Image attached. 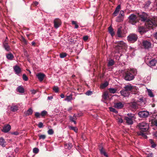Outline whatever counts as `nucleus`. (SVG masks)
Returning a JSON list of instances; mask_svg holds the SVG:
<instances>
[{
	"mask_svg": "<svg viewBox=\"0 0 157 157\" xmlns=\"http://www.w3.org/2000/svg\"><path fill=\"white\" fill-rule=\"evenodd\" d=\"M151 3V2L149 1H148L147 2H146L145 4H144V6L143 7L145 9H147L148 8Z\"/></svg>",
	"mask_w": 157,
	"mask_h": 157,
	"instance_id": "34",
	"label": "nucleus"
},
{
	"mask_svg": "<svg viewBox=\"0 0 157 157\" xmlns=\"http://www.w3.org/2000/svg\"><path fill=\"white\" fill-rule=\"evenodd\" d=\"M21 40L23 43L24 45H26L27 44V41L23 36H21Z\"/></svg>",
	"mask_w": 157,
	"mask_h": 157,
	"instance_id": "36",
	"label": "nucleus"
},
{
	"mask_svg": "<svg viewBox=\"0 0 157 157\" xmlns=\"http://www.w3.org/2000/svg\"><path fill=\"white\" fill-rule=\"evenodd\" d=\"M138 37L136 34H131L127 36V40L129 43H134L137 41Z\"/></svg>",
	"mask_w": 157,
	"mask_h": 157,
	"instance_id": "4",
	"label": "nucleus"
},
{
	"mask_svg": "<svg viewBox=\"0 0 157 157\" xmlns=\"http://www.w3.org/2000/svg\"><path fill=\"white\" fill-rule=\"evenodd\" d=\"M143 46L145 49H148L151 48V44L147 40H144L142 42Z\"/></svg>",
	"mask_w": 157,
	"mask_h": 157,
	"instance_id": "10",
	"label": "nucleus"
},
{
	"mask_svg": "<svg viewBox=\"0 0 157 157\" xmlns=\"http://www.w3.org/2000/svg\"><path fill=\"white\" fill-rule=\"evenodd\" d=\"M124 20V17L119 15L116 18V21L117 22L122 21Z\"/></svg>",
	"mask_w": 157,
	"mask_h": 157,
	"instance_id": "30",
	"label": "nucleus"
},
{
	"mask_svg": "<svg viewBox=\"0 0 157 157\" xmlns=\"http://www.w3.org/2000/svg\"><path fill=\"white\" fill-rule=\"evenodd\" d=\"M124 106L120 102L116 103L114 105L115 108L118 109H121Z\"/></svg>",
	"mask_w": 157,
	"mask_h": 157,
	"instance_id": "26",
	"label": "nucleus"
},
{
	"mask_svg": "<svg viewBox=\"0 0 157 157\" xmlns=\"http://www.w3.org/2000/svg\"><path fill=\"white\" fill-rule=\"evenodd\" d=\"M139 17L141 21L146 22L148 19V16L146 13L143 12L141 13Z\"/></svg>",
	"mask_w": 157,
	"mask_h": 157,
	"instance_id": "7",
	"label": "nucleus"
},
{
	"mask_svg": "<svg viewBox=\"0 0 157 157\" xmlns=\"http://www.w3.org/2000/svg\"><path fill=\"white\" fill-rule=\"evenodd\" d=\"M11 134L12 135H14L17 136L19 134V133L18 132L16 131L13 132H12L11 133Z\"/></svg>",
	"mask_w": 157,
	"mask_h": 157,
	"instance_id": "59",
	"label": "nucleus"
},
{
	"mask_svg": "<svg viewBox=\"0 0 157 157\" xmlns=\"http://www.w3.org/2000/svg\"><path fill=\"white\" fill-rule=\"evenodd\" d=\"M137 101L140 102H144V98L142 97L138 98Z\"/></svg>",
	"mask_w": 157,
	"mask_h": 157,
	"instance_id": "52",
	"label": "nucleus"
},
{
	"mask_svg": "<svg viewBox=\"0 0 157 157\" xmlns=\"http://www.w3.org/2000/svg\"><path fill=\"white\" fill-rule=\"evenodd\" d=\"M108 31L109 33L111 34L112 36H113L115 34V33L113 31V29L111 26H110L108 28Z\"/></svg>",
	"mask_w": 157,
	"mask_h": 157,
	"instance_id": "25",
	"label": "nucleus"
},
{
	"mask_svg": "<svg viewBox=\"0 0 157 157\" xmlns=\"http://www.w3.org/2000/svg\"><path fill=\"white\" fill-rule=\"evenodd\" d=\"M121 8V6L120 5H118L116 8V10H117L120 11V9Z\"/></svg>",
	"mask_w": 157,
	"mask_h": 157,
	"instance_id": "64",
	"label": "nucleus"
},
{
	"mask_svg": "<svg viewBox=\"0 0 157 157\" xmlns=\"http://www.w3.org/2000/svg\"><path fill=\"white\" fill-rule=\"evenodd\" d=\"M16 90L21 94L24 93L25 92L24 89L22 86H18L16 89Z\"/></svg>",
	"mask_w": 157,
	"mask_h": 157,
	"instance_id": "18",
	"label": "nucleus"
},
{
	"mask_svg": "<svg viewBox=\"0 0 157 157\" xmlns=\"http://www.w3.org/2000/svg\"><path fill=\"white\" fill-rule=\"evenodd\" d=\"M133 87L131 85H126L124 87V89L126 91L128 92L132 90Z\"/></svg>",
	"mask_w": 157,
	"mask_h": 157,
	"instance_id": "14",
	"label": "nucleus"
},
{
	"mask_svg": "<svg viewBox=\"0 0 157 157\" xmlns=\"http://www.w3.org/2000/svg\"><path fill=\"white\" fill-rule=\"evenodd\" d=\"M22 78L25 81H27L28 80V78L27 76L25 74H23L22 75Z\"/></svg>",
	"mask_w": 157,
	"mask_h": 157,
	"instance_id": "49",
	"label": "nucleus"
},
{
	"mask_svg": "<svg viewBox=\"0 0 157 157\" xmlns=\"http://www.w3.org/2000/svg\"><path fill=\"white\" fill-rule=\"evenodd\" d=\"M11 127L9 124L4 125L1 129L2 132L4 133H7L11 129Z\"/></svg>",
	"mask_w": 157,
	"mask_h": 157,
	"instance_id": "9",
	"label": "nucleus"
},
{
	"mask_svg": "<svg viewBox=\"0 0 157 157\" xmlns=\"http://www.w3.org/2000/svg\"><path fill=\"white\" fill-rule=\"evenodd\" d=\"M38 126L39 127V128H42L43 126V123H42L41 122H40L38 124Z\"/></svg>",
	"mask_w": 157,
	"mask_h": 157,
	"instance_id": "58",
	"label": "nucleus"
},
{
	"mask_svg": "<svg viewBox=\"0 0 157 157\" xmlns=\"http://www.w3.org/2000/svg\"><path fill=\"white\" fill-rule=\"evenodd\" d=\"M70 129H71L73 130H74L75 132H77L78 131V129L76 127H71L70 128Z\"/></svg>",
	"mask_w": 157,
	"mask_h": 157,
	"instance_id": "56",
	"label": "nucleus"
},
{
	"mask_svg": "<svg viewBox=\"0 0 157 157\" xmlns=\"http://www.w3.org/2000/svg\"><path fill=\"white\" fill-rule=\"evenodd\" d=\"M102 97L104 99H107L109 98L108 92L107 91L104 92L103 94Z\"/></svg>",
	"mask_w": 157,
	"mask_h": 157,
	"instance_id": "28",
	"label": "nucleus"
},
{
	"mask_svg": "<svg viewBox=\"0 0 157 157\" xmlns=\"http://www.w3.org/2000/svg\"><path fill=\"white\" fill-rule=\"evenodd\" d=\"M121 95L125 97L128 96L129 95V93L127 91L125 90L124 89L121 91Z\"/></svg>",
	"mask_w": 157,
	"mask_h": 157,
	"instance_id": "17",
	"label": "nucleus"
},
{
	"mask_svg": "<svg viewBox=\"0 0 157 157\" xmlns=\"http://www.w3.org/2000/svg\"><path fill=\"white\" fill-rule=\"evenodd\" d=\"M100 153L101 154H103L106 157H108V155L106 152L105 151L103 147L99 149Z\"/></svg>",
	"mask_w": 157,
	"mask_h": 157,
	"instance_id": "33",
	"label": "nucleus"
},
{
	"mask_svg": "<svg viewBox=\"0 0 157 157\" xmlns=\"http://www.w3.org/2000/svg\"><path fill=\"white\" fill-rule=\"evenodd\" d=\"M117 44L115 48L117 49L121 50L122 49H125L127 47L126 44L123 41H116L115 43Z\"/></svg>",
	"mask_w": 157,
	"mask_h": 157,
	"instance_id": "3",
	"label": "nucleus"
},
{
	"mask_svg": "<svg viewBox=\"0 0 157 157\" xmlns=\"http://www.w3.org/2000/svg\"><path fill=\"white\" fill-rule=\"evenodd\" d=\"M72 99V94H71L69 96H67L66 98L65 99V101H67L68 102L70 101Z\"/></svg>",
	"mask_w": 157,
	"mask_h": 157,
	"instance_id": "29",
	"label": "nucleus"
},
{
	"mask_svg": "<svg viewBox=\"0 0 157 157\" xmlns=\"http://www.w3.org/2000/svg\"><path fill=\"white\" fill-rule=\"evenodd\" d=\"M137 74L136 70L135 69H132L129 71L125 72L123 76L124 79L128 81L133 80L135 78V76Z\"/></svg>",
	"mask_w": 157,
	"mask_h": 157,
	"instance_id": "2",
	"label": "nucleus"
},
{
	"mask_svg": "<svg viewBox=\"0 0 157 157\" xmlns=\"http://www.w3.org/2000/svg\"><path fill=\"white\" fill-rule=\"evenodd\" d=\"M109 90L110 93L113 94L115 93L117 91V89L114 88H110Z\"/></svg>",
	"mask_w": 157,
	"mask_h": 157,
	"instance_id": "40",
	"label": "nucleus"
},
{
	"mask_svg": "<svg viewBox=\"0 0 157 157\" xmlns=\"http://www.w3.org/2000/svg\"><path fill=\"white\" fill-rule=\"evenodd\" d=\"M119 12V11L115 9V10L114 11V12L113 13V16L115 17L117 16L118 14V13Z\"/></svg>",
	"mask_w": 157,
	"mask_h": 157,
	"instance_id": "51",
	"label": "nucleus"
},
{
	"mask_svg": "<svg viewBox=\"0 0 157 157\" xmlns=\"http://www.w3.org/2000/svg\"><path fill=\"white\" fill-rule=\"evenodd\" d=\"M149 113L146 111H140L138 113V115L139 117L142 118H146L149 115Z\"/></svg>",
	"mask_w": 157,
	"mask_h": 157,
	"instance_id": "8",
	"label": "nucleus"
},
{
	"mask_svg": "<svg viewBox=\"0 0 157 157\" xmlns=\"http://www.w3.org/2000/svg\"><path fill=\"white\" fill-rule=\"evenodd\" d=\"M31 92L32 94H35L36 92V91L35 90H31Z\"/></svg>",
	"mask_w": 157,
	"mask_h": 157,
	"instance_id": "63",
	"label": "nucleus"
},
{
	"mask_svg": "<svg viewBox=\"0 0 157 157\" xmlns=\"http://www.w3.org/2000/svg\"><path fill=\"white\" fill-rule=\"evenodd\" d=\"M127 115L128 116V118L132 120H133L136 118L135 117V115L134 114H132L131 113H128L127 114Z\"/></svg>",
	"mask_w": 157,
	"mask_h": 157,
	"instance_id": "38",
	"label": "nucleus"
},
{
	"mask_svg": "<svg viewBox=\"0 0 157 157\" xmlns=\"http://www.w3.org/2000/svg\"><path fill=\"white\" fill-rule=\"evenodd\" d=\"M119 15L124 17V11L123 10L121 11L120 12V13Z\"/></svg>",
	"mask_w": 157,
	"mask_h": 157,
	"instance_id": "57",
	"label": "nucleus"
},
{
	"mask_svg": "<svg viewBox=\"0 0 157 157\" xmlns=\"http://www.w3.org/2000/svg\"><path fill=\"white\" fill-rule=\"evenodd\" d=\"M48 134L52 135L54 133V131L52 129H50L48 131Z\"/></svg>",
	"mask_w": 157,
	"mask_h": 157,
	"instance_id": "48",
	"label": "nucleus"
},
{
	"mask_svg": "<svg viewBox=\"0 0 157 157\" xmlns=\"http://www.w3.org/2000/svg\"><path fill=\"white\" fill-rule=\"evenodd\" d=\"M92 92L91 91L88 90L86 93V94L87 95L89 96L92 94Z\"/></svg>",
	"mask_w": 157,
	"mask_h": 157,
	"instance_id": "53",
	"label": "nucleus"
},
{
	"mask_svg": "<svg viewBox=\"0 0 157 157\" xmlns=\"http://www.w3.org/2000/svg\"><path fill=\"white\" fill-rule=\"evenodd\" d=\"M83 40L84 41H86L88 40V37L87 36H84L83 37Z\"/></svg>",
	"mask_w": 157,
	"mask_h": 157,
	"instance_id": "62",
	"label": "nucleus"
},
{
	"mask_svg": "<svg viewBox=\"0 0 157 157\" xmlns=\"http://www.w3.org/2000/svg\"><path fill=\"white\" fill-rule=\"evenodd\" d=\"M122 27H120L117 29V35L119 37L121 38L122 37V31L121 30Z\"/></svg>",
	"mask_w": 157,
	"mask_h": 157,
	"instance_id": "16",
	"label": "nucleus"
},
{
	"mask_svg": "<svg viewBox=\"0 0 157 157\" xmlns=\"http://www.w3.org/2000/svg\"><path fill=\"white\" fill-rule=\"evenodd\" d=\"M137 126L141 130L137 132L138 136H141L145 138H147V136L143 132H146L148 130L149 128L148 124L145 122H143L138 124Z\"/></svg>",
	"mask_w": 157,
	"mask_h": 157,
	"instance_id": "1",
	"label": "nucleus"
},
{
	"mask_svg": "<svg viewBox=\"0 0 157 157\" xmlns=\"http://www.w3.org/2000/svg\"><path fill=\"white\" fill-rule=\"evenodd\" d=\"M40 114L38 112H36L35 114V116L37 118L40 117Z\"/></svg>",
	"mask_w": 157,
	"mask_h": 157,
	"instance_id": "55",
	"label": "nucleus"
},
{
	"mask_svg": "<svg viewBox=\"0 0 157 157\" xmlns=\"http://www.w3.org/2000/svg\"><path fill=\"white\" fill-rule=\"evenodd\" d=\"M47 113H48L47 111L45 110H43L41 112L40 115L42 117H43L46 115L47 114Z\"/></svg>",
	"mask_w": 157,
	"mask_h": 157,
	"instance_id": "44",
	"label": "nucleus"
},
{
	"mask_svg": "<svg viewBox=\"0 0 157 157\" xmlns=\"http://www.w3.org/2000/svg\"><path fill=\"white\" fill-rule=\"evenodd\" d=\"M137 17L134 14H131L128 17L129 22L133 25H135L136 22Z\"/></svg>",
	"mask_w": 157,
	"mask_h": 157,
	"instance_id": "6",
	"label": "nucleus"
},
{
	"mask_svg": "<svg viewBox=\"0 0 157 157\" xmlns=\"http://www.w3.org/2000/svg\"><path fill=\"white\" fill-rule=\"evenodd\" d=\"M9 107L10 108V111L13 112H16L18 109V106L13 103L11 105H10Z\"/></svg>",
	"mask_w": 157,
	"mask_h": 157,
	"instance_id": "12",
	"label": "nucleus"
},
{
	"mask_svg": "<svg viewBox=\"0 0 157 157\" xmlns=\"http://www.w3.org/2000/svg\"><path fill=\"white\" fill-rule=\"evenodd\" d=\"M145 24L149 28H151L153 26L155 27L157 26L156 22L153 19L151 20L148 19L145 22Z\"/></svg>",
	"mask_w": 157,
	"mask_h": 157,
	"instance_id": "5",
	"label": "nucleus"
},
{
	"mask_svg": "<svg viewBox=\"0 0 157 157\" xmlns=\"http://www.w3.org/2000/svg\"><path fill=\"white\" fill-rule=\"evenodd\" d=\"M118 121L120 123H121L123 122V120L121 118H118Z\"/></svg>",
	"mask_w": 157,
	"mask_h": 157,
	"instance_id": "60",
	"label": "nucleus"
},
{
	"mask_svg": "<svg viewBox=\"0 0 157 157\" xmlns=\"http://www.w3.org/2000/svg\"><path fill=\"white\" fill-rule=\"evenodd\" d=\"M109 110L110 111L112 112L113 113H118L117 111L114 108L110 107L109 108Z\"/></svg>",
	"mask_w": 157,
	"mask_h": 157,
	"instance_id": "47",
	"label": "nucleus"
},
{
	"mask_svg": "<svg viewBox=\"0 0 157 157\" xmlns=\"http://www.w3.org/2000/svg\"><path fill=\"white\" fill-rule=\"evenodd\" d=\"M36 76L40 82L42 81L43 80L44 77L45 76V74L41 73H38L36 75Z\"/></svg>",
	"mask_w": 157,
	"mask_h": 157,
	"instance_id": "13",
	"label": "nucleus"
},
{
	"mask_svg": "<svg viewBox=\"0 0 157 157\" xmlns=\"http://www.w3.org/2000/svg\"><path fill=\"white\" fill-rule=\"evenodd\" d=\"M114 62L113 59H111L108 61V67L112 66L114 64Z\"/></svg>",
	"mask_w": 157,
	"mask_h": 157,
	"instance_id": "37",
	"label": "nucleus"
},
{
	"mask_svg": "<svg viewBox=\"0 0 157 157\" xmlns=\"http://www.w3.org/2000/svg\"><path fill=\"white\" fill-rule=\"evenodd\" d=\"M6 57L8 59L10 60H12L14 58L13 55L11 53L7 54L6 55Z\"/></svg>",
	"mask_w": 157,
	"mask_h": 157,
	"instance_id": "31",
	"label": "nucleus"
},
{
	"mask_svg": "<svg viewBox=\"0 0 157 157\" xmlns=\"http://www.w3.org/2000/svg\"><path fill=\"white\" fill-rule=\"evenodd\" d=\"M71 22L72 25H75V29H78V26L77 24L76 21H72Z\"/></svg>",
	"mask_w": 157,
	"mask_h": 157,
	"instance_id": "43",
	"label": "nucleus"
},
{
	"mask_svg": "<svg viewBox=\"0 0 157 157\" xmlns=\"http://www.w3.org/2000/svg\"><path fill=\"white\" fill-rule=\"evenodd\" d=\"M130 106L132 109H136L138 107L137 103L135 102L132 103L130 104Z\"/></svg>",
	"mask_w": 157,
	"mask_h": 157,
	"instance_id": "27",
	"label": "nucleus"
},
{
	"mask_svg": "<svg viewBox=\"0 0 157 157\" xmlns=\"http://www.w3.org/2000/svg\"><path fill=\"white\" fill-rule=\"evenodd\" d=\"M7 37L6 39H7ZM6 41V40H5L4 42L3 43V46L5 50L7 51H9L10 49V47L8 45V44L5 42Z\"/></svg>",
	"mask_w": 157,
	"mask_h": 157,
	"instance_id": "24",
	"label": "nucleus"
},
{
	"mask_svg": "<svg viewBox=\"0 0 157 157\" xmlns=\"http://www.w3.org/2000/svg\"><path fill=\"white\" fill-rule=\"evenodd\" d=\"M69 119L70 121L73 122L75 124H76V122L75 120L76 119L75 118L71 116H70L69 117Z\"/></svg>",
	"mask_w": 157,
	"mask_h": 157,
	"instance_id": "41",
	"label": "nucleus"
},
{
	"mask_svg": "<svg viewBox=\"0 0 157 157\" xmlns=\"http://www.w3.org/2000/svg\"><path fill=\"white\" fill-rule=\"evenodd\" d=\"M147 92L148 95L151 97L152 98L154 96V95L152 93L151 90L149 89H147Z\"/></svg>",
	"mask_w": 157,
	"mask_h": 157,
	"instance_id": "35",
	"label": "nucleus"
},
{
	"mask_svg": "<svg viewBox=\"0 0 157 157\" xmlns=\"http://www.w3.org/2000/svg\"><path fill=\"white\" fill-rule=\"evenodd\" d=\"M33 110L31 108H29L24 113L26 116H28L31 115L33 113Z\"/></svg>",
	"mask_w": 157,
	"mask_h": 157,
	"instance_id": "22",
	"label": "nucleus"
},
{
	"mask_svg": "<svg viewBox=\"0 0 157 157\" xmlns=\"http://www.w3.org/2000/svg\"><path fill=\"white\" fill-rule=\"evenodd\" d=\"M67 54L65 52L63 53L60 54V57L61 58H63L66 56Z\"/></svg>",
	"mask_w": 157,
	"mask_h": 157,
	"instance_id": "45",
	"label": "nucleus"
},
{
	"mask_svg": "<svg viewBox=\"0 0 157 157\" xmlns=\"http://www.w3.org/2000/svg\"><path fill=\"white\" fill-rule=\"evenodd\" d=\"M13 69L16 74H18L21 71V68L18 66L16 65L13 67Z\"/></svg>",
	"mask_w": 157,
	"mask_h": 157,
	"instance_id": "20",
	"label": "nucleus"
},
{
	"mask_svg": "<svg viewBox=\"0 0 157 157\" xmlns=\"http://www.w3.org/2000/svg\"><path fill=\"white\" fill-rule=\"evenodd\" d=\"M157 62V61L155 59H152L151 61H150L148 63L149 66L150 67H152L153 66H155V64Z\"/></svg>",
	"mask_w": 157,
	"mask_h": 157,
	"instance_id": "21",
	"label": "nucleus"
},
{
	"mask_svg": "<svg viewBox=\"0 0 157 157\" xmlns=\"http://www.w3.org/2000/svg\"><path fill=\"white\" fill-rule=\"evenodd\" d=\"M151 144V147L152 148H155L156 146V144L153 141L152 139H150L149 140Z\"/></svg>",
	"mask_w": 157,
	"mask_h": 157,
	"instance_id": "39",
	"label": "nucleus"
},
{
	"mask_svg": "<svg viewBox=\"0 0 157 157\" xmlns=\"http://www.w3.org/2000/svg\"><path fill=\"white\" fill-rule=\"evenodd\" d=\"M53 90L56 93H58L59 91L58 88L56 86H54L53 87Z\"/></svg>",
	"mask_w": 157,
	"mask_h": 157,
	"instance_id": "54",
	"label": "nucleus"
},
{
	"mask_svg": "<svg viewBox=\"0 0 157 157\" xmlns=\"http://www.w3.org/2000/svg\"><path fill=\"white\" fill-rule=\"evenodd\" d=\"M39 139L40 140H44L46 137V136L44 135H39Z\"/></svg>",
	"mask_w": 157,
	"mask_h": 157,
	"instance_id": "46",
	"label": "nucleus"
},
{
	"mask_svg": "<svg viewBox=\"0 0 157 157\" xmlns=\"http://www.w3.org/2000/svg\"><path fill=\"white\" fill-rule=\"evenodd\" d=\"M33 151L34 153L36 154L38 152L39 150L38 148L35 147L33 149Z\"/></svg>",
	"mask_w": 157,
	"mask_h": 157,
	"instance_id": "50",
	"label": "nucleus"
},
{
	"mask_svg": "<svg viewBox=\"0 0 157 157\" xmlns=\"http://www.w3.org/2000/svg\"><path fill=\"white\" fill-rule=\"evenodd\" d=\"M138 31L141 34L147 32L145 28L143 26H139L138 28Z\"/></svg>",
	"mask_w": 157,
	"mask_h": 157,
	"instance_id": "15",
	"label": "nucleus"
},
{
	"mask_svg": "<svg viewBox=\"0 0 157 157\" xmlns=\"http://www.w3.org/2000/svg\"><path fill=\"white\" fill-rule=\"evenodd\" d=\"M153 154L152 153H149L147 154V157H152Z\"/></svg>",
	"mask_w": 157,
	"mask_h": 157,
	"instance_id": "61",
	"label": "nucleus"
},
{
	"mask_svg": "<svg viewBox=\"0 0 157 157\" xmlns=\"http://www.w3.org/2000/svg\"><path fill=\"white\" fill-rule=\"evenodd\" d=\"M54 27L56 29L58 28L61 25V21L59 19H56L54 21Z\"/></svg>",
	"mask_w": 157,
	"mask_h": 157,
	"instance_id": "11",
	"label": "nucleus"
},
{
	"mask_svg": "<svg viewBox=\"0 0 157 157\" xmlns=\"http://www.w3.org/2000/svg\"><path fill=\"white\" fill-rule=\"evenodd\" d=\"M109 84V83L107 82H106L103 83L101 86V87L102 88H104L107 87Z\"/></svg>",
	"mask_w": 157,
	"mask_h": 157,
	"instance_id": "42",
	"label": "nucleus"
},
{
	"mask_svg": "<svg viewBox=\"0 0 157 157\" xmlns=\"http://www.w3.org/2000/svg\"><path fill=\"white\" fill-rule=\"evenodd\" d=\"M6 142L3 137L0 138V145L3 147H5L6 144Z\"/></svg>",
	"mask_w": 157,
	"mask_h": 157,
	"instance_id": "23",
	"label": "nucleus"
},
{
	"mask_svg": "<svg viewBox=\"0 0 157 157\" xmlns=\"http://www.w3.org/2000/svg\"><path fill=\"white\" fill-rule=\"evenodd\" d=\"M64 147L65 148L70 149L72 147V144L71 143L66 144H65Z\"/></svg>",
	"mask_w": 157,
	"mask_h": 157,
	"instance_id": "32",
	"label": "nucleus"
},
{
	"mask_svg": "<svg viewBox=\"0 0 157 157\" xmlns=\"http://www.w3.org/2000/svg\"><path fill=\"white\" fill-rule=\"evenodd\" d=\"M124 119L126 121V122L128 124L132 125L133 124V120L128 118L127 117H125Z\"/></svg>",
	"mask_w": 157,
	"mask_h": 157,
	"instance_id": "19",
	"label": "nucleus"
}]
</instances>
